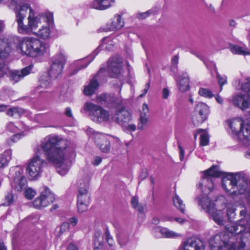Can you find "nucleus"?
<instances>
[{"label": "nucleus", "mask_w": 250, "mask_h": 250, "mask_svg": "<svg viewBox=\"0 0 250 250\" xmlns=\"http://www.w3.org/2000/svg\"><path fill=\"white\" fill-rule=\"evenodd\" d=\"M35 155L29 160L26 168L29 179L33 180L41 176L46 165L42 159L47 160L57 167L61 175L67 173L71 165V158L75 156L74 148L70 141L54 134L46 136L34 149Z\"/></svg>", "instance_id": "nucleus-1"}, {"label": "nucleus", "mask_w": 250, "mask_h": 250, "mask_svg": "<svg viewBox=\"0 0 250 250\" xmlns=\"http://www.w3.org/2000/svg\"><path fill=\"white\" fill-rule=\"evenodd\" d=\"M240 219L231 226L226 225V231L212 237V250H250V212L245 207L239 213Z\"/></svg>", "instance_id": "nucleus-2"}, {"label": "nucleus", "mask_w": 250, "mask_h": 250, "mask_svg": "<svg viewBox=\"0 0 250 250\" xmlns=\"http://www.w3.org/2000/svg\"><path fill=\"white\" fill-rule=\"evenodd\" d=\"M123 62L122 59L118 56L110 58L108 62L107 69L101 68L96 76L93 77L89 83L84 86L83 93L85 95H92L97 89L99 83L106 80L105 74L112 78H120L123 76Z\"/></svg>", "instance_id": "nucleus-3"}, {"label": "nucleus", "mask_w": 250, "mask_h": 250, "mask_svg": "<svg viewBox=\"0 0 250 250\" xmlns=\"http://www.w3.org/2000/svg\"><path fill=\"white\" fill-rule=\"evenodd\" d=\"M222 186L224 189L230 195L246 194L250 202V178L243 172L229 173L224 176Z\"/></svg>", "instance_id": "nucleus-4"}, {"label": "nucleus", "mask_w": 250, "mask_h": 250, "mask_svg": "<svg viewBox=\"0 0 250 250\" xmlns=\"http://www.w3.org/2000/svg\"><path fill=\"white\" fill-rule=\"evenodd\" d=\"M27 10V6H24L20 11L16 12V21L18 23V31L21 34L34 35V32L38 30L39 26L44 22L49 21V13L40 14L35 16L33 9L30 8L29 9V15L27 18L28 24L25 25L23 23V20L26 17Z\"/></svg>", "instance_id": "nucleus-5"}, {"label": "nucleus", "mask_w": 250, "mask_h": 250, "mask_svg": "<svg viewBox=\"0 0 250 250\" xmlns=\"http://www.w3.org/2000/svg\"><path fill=\"white\" fill-rule=\"evenodd\" d=\"M19 47L23 54L32 58L42 57L48 51L46 43L33 37L23 38Z\"/></svg>", "instance_id": "nucleus-6"}, {"label": "nucleus", "mask_w": 250, "mask_h": 250, "mask_svg": "<svg viewBox=\"0 0 250 250\" xmlns=\"http://www.w3.org/2000/svg\"><path fill=\"white\" fill-rule=\"evenodd\" d=\"M198 204L208 212L214 222L219 226H223L226 223V213L222 209H216L214 203L211 201L206 194L198 197Z\"/></svg>", "instance_id": "nucleus-7"}, {"label": "nucleus", "mask_w": 250, "mask_h": 250, "mask_svg": "<svg viewBox=\"0 0 250 250\" xmlns=\"http://www.w3.org/2000/svg\"><path fill=\"white\" fill-rule=\"evenodd\" d=\"M243 93L234 95L232 99L233 104L244 110L250 107V78L241 85Z\"/></svg>", "instance_id": "nucleus-8"}, {"label": "nucleus", "mask_w": 250, "mask_h": 250, "mask_svg": "<svg viewBox=\"0 0 250 250\" xmlns=\"http://www.w3.org/2000/svg\"><path fill=\"white\" fill-rule=\"evenodd\" d=\"M83 110L88 111L91 119L95 123L111 122V116L109 112L100 106L87 102L84 104Z\"/></svg>", "instance_id": "nucleus-9"}, {"label": "nucleus", "mask_w": 250, "mask_h": 250, "mask_svg": "<svg viewBox=\"0 0 250 250\" xmlns=\"http://www.w3.org/2000/svg\"><path fill=\"white\" fill-rule=\"evenodd\" d=\"M5 58L0 56V75L7 76L13 83L18 82L30 73L33 67L31 65L23 68L21 71L9 69L5 65L3 60Z\"/></svg>", "instance_id": "nucleus-10"}, {"label": "nucleus", "mask_w": 250, "mask_h": 250, "mask_svg": "<svg viewBox=\"0 0 250 250\" xmlns=\"http://www.w3.org/2000/svg\"><path fill=\"white\" fill-rule=\"evenodd\" d=\"M225 173L220 171L218 166H213L204 172L201 182L198 185V188L204 191H211L214 188V183L212 178L219 177L224 176Z\"/></svg>", "instance_id": "nucleus-11"}, {"label": "nucleus", "mask_w": 250, "mask_h": 250, "mask_svg": "<svg viewBox=\"0 0 250 250\" xmlns=\"http://www.w3.org/2000/svg\"><path fill=\"white\" fill-rule=\"evenodd\" d=\"M23 172V169L19 167H12L10 169L9 174L13 177L11 186L18 191L24 190L27 187V180L22 174Z\"/></svg>", "instance_id": "nucleus-12"}, {"label": "nucleus", "mask_w": 250, "mask_h": 250, "mask_svg": "<svg viewBox=\"0 0 250 250\" xmlns=\"http://www.w3.org/2000/svg\"><path fill=\"white\" fill-rule=\"evenodd\" d=\"M41 193L33 202L34 207L37 209H42L53 202L55 200L54 195L46 186H43L40 189Z\"/></svg>", "instance_id": "nucleus-13"}, {"label": "nucleus", "mask_w": 250, "mask_h": 250, "mask_svg": "<svg viewBox=\"0 0 250 250\" xmlns=\"http://www.w3.org/2000/svg\"><path fill=\"white\" fill-rule=\"evenodd\" d=\"M65 62L66 57L62 52H60L54 57L48 72V76L51 79H56L61 74Z\"/></svg>", "instance_id": "nucleus-14"}, {"label": "nucleus", "mask_w": 250, "mask_h": 250, "mask_svg": "<svg viewBox=\"0 0 250 250\" xmlns=\"http://www.w3.org/2000/svg\"><path fill=\"white\" fill-rule=\"evenodd\" d=\"M48 18L49 21L43 23L41 27L36 32H34L35 36L44 40L52 38L54 34L52 14L49 13Z\"/></svg>", "instance_id": "nucleus-15"}, {"label": "nucleus", "mask_w": 250, "mask_h": 250, "mask_svg": "<svg viewBox=\"0 0 250 250\" xmlns=\"http://www.w3.org/2000/svg\"><path fill=\"white\" fill-rule=\"evenodd\" d=\"M28 129L27 126L22 122H18L15 125L14 123L9 122L6 125V130L11 133H15L9 139L12 143L18 141L21 136H24V131Z\"/></svg>", "instance_id": "nucleus-16"}, {"label": "nucleus", "mask_w": 250, "mask_h": 250, "mask_svg": "<svg viewBox=\"0 0 250 250\" xmlns=\"http://www.w3.org/2000/svg\"><path fill=\"white\" fill-rule=\"evenodd\" d=\"M111 122H115L122 126H126L132 120L130 113L125 107L117 109L111 116Z\"/></svg>", "instance_id": "nucleus-17"}, {"label": "nucleus", "mask_w": 250, "mask_h": 250, "mask_svg": "<svg viewBox=\"0 0 250 250\" xmlns=\"http://www.w3.org/2000/svg\"><path fill=\"white\" fill-rule=\"evenodd\" d=\"M121 14H115L114 17L106 24L101 28L103 31H116L121 29L125 25L124 19L122 18Z\"/></svg>", "instance_id": "nucleus-18"}, {"label": "nucleus", "mask_w": 250, "mask_h": 250, "mask_svg": "<svg viewBox=\"0 0 250 250\" xmlns=\"http://www.w3.org/2000/svg\"><path fill=\"white\" fill-rule=\"evenodd\" d=\"M153 235L156 238H176L181 237L182 234L167 228L156 227L152 230Z\"/></svg>", "instance_id": "nucleus-19"}, {"label": "nucleus", "mask_w": 250, "mask_h": 250, "mask_svg": "<svg viewBox=\"0 0 250 250\" xmlns=\"http://www.w3.org/2000/svg\"><path fill=\"white\" fill-rule=\"evenodd\" d=\"M94 141L99 149L103 153H107L110 150L111 146L106 136L101 133L94 134Z\"/></svg>", "instance_id": "nucleus-20"}, {"label": "nucleus", "mask_w": 250, "mask_h": 250, "mask_svg": "<svg viewBox=\"0 0 250 250\" xmlns=\"http://www.w3.org/2000/svg\"><path fill=\"white\" fill-rule=\"evenodd\" d=\"M184 250H204L203 243L200 239L194 237L187 239L182 244Z\"/></svg>", "instance_id": "nucleus-21"}, {"label": "nucleus", "mask_w": 250, "mask_h": 250, "mask_svg": "<svg viewBox=\"0 0 250 250\" xmlns=\"http://www.w3.org/2000/svg\"><path fill=\"white\" fill-rule=\"evenodd\" d=\"M243 122L244 121L240 118L228 120L226 123L228 126L229 131L231 132L232 135L237 136L238 137H240V130Z\"/></svg>", "instance_id": "nucleus-22"}, {"label": "nucleus", "mask_w": 250, "mask_h": 250, "mask_svg": "<svg viewBox=\"0 0 250 250\" xmlns=\"http://www.w3.org/2000/svg\"><path fill=\"white\" fill-rule=\"evenodd\" d=\"M5 27L3 21L0 20V34L3 32ZM11 51L9 43L6 42L3 39H0V56L7 57Z\"/></svg>", "instance_id": "nucleus-23"}, {"label": "nucleus", "mask_w": 250, "mask_h": 250, "mask_svg": "<svg viewBox=\"0 0 250 250\" xmlns=\"http://www.w3.org/2000/svg\"><path fill=\"white\" fill-rule=\"evenodd\" d=\"M89 184L88 179L82 183L81 181L79 182V194L78 195L77 199H79V197L81 196L82 201L83 202H88L89 197L87 195V188Z\"/></svg>", "instance_id": "nucleus-24"}, {"label": "nucleus", "mask_w": 250, "mask_h": 250, "mask_svg": "<svg viewBox=\"0 0 250 250\" xmlns=\"http://www.w3.org/2000/svg\"><path fill=\"white\" fill-rule=\"evenodd\" d=\"M114 2V0H94L91 6L96 9L104 10L112 6Z\"/></svg>", "instance_id": "nucleus-25"}, {"label": "nucleus", "mask_w": 250, "mask_h": 250, "mask_svg": "<svg viewBox=\"0 0 250 250\" xmlns=\"http://www.w3.org/2000/svg\"><path fill=\"white\" fill-rule=\"evenodd\" d=\"M241 135L245 139L250 140V121H244L240 130ZM245 156L247 158H250V149L246 152Z\"/></svg>", "instance_id": "nucleus-26"}, {"label": "nucleus", "mask_w": 250, "mask_h": 250, "mask_svg": "<svg viewBox=\"0 0 250 250\" xmlns=\"http://www.w3.org/2000/svg\"><path fill=\"white\" fill-rule=\"evenodd\" d=\"M93 55L89 56L85 59L78 60L75 62V65L78 67L76 72L74 73H76L78 71L82 69L86 68L88 65L93 61L94 57L97 54V52L96 53L93 52Z\"/></svg>", "instance_id": "nucleus-27"}, {"label": "nucleus", "mask_w": 250, "mask_h": 250, "mask_svg": "<svg viewBox=\"0 0 250 250\" xmlns=\"http://www.w3.org/2000/svg\"><path fill=\"white\" fill-rule=\"evenodd\" d=\"M177 84L179 89L183 92L186 91L188 89L189 80L186 73H183L182 75L180 77L179 80L177 81Z\"/></svg>", "instance_id": "nucleus-28"}, {"label": "nucleus", "mask_w": 250, "mask_h": 250, "mask_svg": "<svg viewBox=\"0 0 250 250\" xmlns=\"http://www.w3.org/2000/svg\"><path fill=\"white\" fill-rule=\"evenodd\" d=\"M103 241L104 237L102 233L99 231H96L94 236V250H102L103 248Z\"/></svg>", "instance_id": "nucleus-29"}, {"label": "nucleus", "mask_w": 250, "mask_h": 250, "mask_svg": "<svg viewBox=\"0 0 250 250\" xmlns=\"http://www.w3.org/2000/svg\"><path fill=\"white\" fill-rule=\"evenodd\" d=\"M12 150L8 149L0 155V168L6 167L11 159Z\"/></svg>", "instance_id": "nucleus-30"}, {"label": "nucleus", "mask_w": 250, "mask_h": 250, "mask_svg": "<svg viewBox=\"0 0 250 250\" xmlns=\"http://www.w3.org/2000/svg\"><path fill=\"white\" fill-rule=\"evenodd\" d=\"M194 111L195 113L207 118L209 113V107L206 104L200 102L197 104Z\"/></svg>", "instance_id": "nucleus-31"}, {"label": "nucleus", "mask_w": 250, "mask_h": 250, "mask_svg": "<svg viewBox=\"0 0 250 250\" xmlns=\"http://www.w3.org/2000/svg\"><path fill=\"white\" fill-rule=\"evenodd\" d=\"M11 6L13 7V10L16 15V12L20 11L24 6H27L28 10L30 8V5L26 3L24 0H10Z\"/></svg>", "instance_id": "nucleus-32"}, {"label": "nucleus", "mask_w": 250, "mask_h": 250, "mask_svg": "<svg viewBox=\"0 0 250 250\" xmlns=\"http://www.w3.org/2000/svg\"><path fill=\"white\" fill-rule=\"evenodd\" d=\"M51 78L48 79L47 76H42L40 80V84L37 87V90L41 92L43 91L42 89H47L51 85Z\"/></svg>", "instance_id": "nucleus-33"}, {"label": "nucleus", "mask_w": 250, "mask_h": 250, "mask_svg": "<svg viewBox=\"0 0 250 250\" xmlns=\"http://www.w3.org/2000/svg\"><path fill=\"white\" fill-rule=\"evenodd\" d=\"M198 134H201L200 139V145L202 146H206L208 145L209 142V138L208 133L204 131L202 129H199L197 131V133L194 135V138L196 139Z\"/></svg>", "instance_id": "nucleus-34"}, {"label": "nucleus", "mask_w": 250, "mask_h": 250, "mask_svg": "<svg viewBox=\"0 0 250 250\" xmlns=\"http://www.w3.org/2000/svg\"><path fill=\"white\" fill-rule=\"evenodd\" d=\"M117 40L112 37H106L104 38L102 40V43L106 44V48L109 51L113 49L114 45L117 43Z\"/></svg>", "instance_id": "nucleus-35"}, {"label": "nucleus", "mask_w": 250, "mask_h": 250, "mask_svg": "<svg viewBox=\"0 0 250 250\" xmlns=\"http://www.w3.org/2000/svg\"><path fill=\"white\" fill-rule=\"evenodd\" d=\"M24 112L23 109L15 107L8 109L6 113L8 116L17 118L21 116Z\"/></svg>", "instance_id": "nucleus-36"}, {"label": "nucleus", "mask_w": 250, "mask_h": 250, "mask_svg": "<svg viewBox=\"0 0 250 250\" xmlns=\"http://www.w3.org/2000/svg\"><path fill=\"white\" fill-rule=\"evenodd\" d=\"M109 137L108 141H109L110 144L111 143L112 144V149L113 151H117L121 146V143L120 139L112 135H109Z\"/></svg>", "instance_id": "nucleus-37"}, {"label": "nucleus", "mask_w": 250, "mask_h": 250, "mask_svg": "<svg viewBox=\"0 0 250 250\" xmlns=\"http://www.w3.org/2000/svg\"><path fill=\"white\" fill-rule=\"evenodd\" d=\"M173 204L175 207L178 208L182 213H184L185 205L183 204V201L180 198L177 194L173 198Z\"/></svg>", "instance_id": "nucleus-38"}, {"label": "nucleus", "mask_w": 250, "mask_h": 250, "mask_svg": "<svg viewBox=\"0 0 250 250\" xmlns=\"http://www.w3.org/2000/svg\"><path fill=\"white\" fill-rule=\"evenodd\" d=\"M230 50L233 54L246 55L250 54V53L247 51L245 48L237 45H233L230 46Z\"/></svg>", "instance_id": "nucleus-39"}, {"label": "nucleus", "mask_w": 250, "mask_h": 250, "mask_svg": "<svg viewBox=\"0 0 250 250\" xmlns=\"http://www.w3.org/2000/svg\"><path fill=\"white\" fill-rule=\"evenodd\" d=\"M207 118L199 114L195 113L194 111L192 116V121L193 124L195 125H199L202 124L206 120Z\"/></svg>", "instance_id": "nucleus-40"}, {"label": "nucleus", "mask_w": 250, "mask_h": 250, "mask_svg": "<svg viewBox=\"0 0 250 250\" xmlns=\"http://www.w3.org/2000/svg\"><path fill=\"white\" fill-rule=\"evenodd\" d=\"M109 103L108 106L117 107L122 105L123 101L120 97H116L113 95H110L109 99Z\"/></svg>", "instance_id": "nucleus-41"}, {"label": "nucleus", "mask_w": 250, "mask_h": 250, "mask_svg": "<svg viewBox=\"0 0 250 250\" xmlns=\"http://www.w3.org/2000/svg\"><path fill=\"white\" fill-rule=\"evenodd\" d=\"M110 95L106 94H102L97 96L96 101L98 104L108 105L109 103V99L110 97Z\"/></svg>", "instance_id": "nucleus-42"}, {"label": "nucleus", "mask_w": 250, "mask_h": 250, "mask_svg": "<svg viewBox=\"0 0 250 250\" xmlns=\"http://www.w3.org/2000/svg\"><path fill=\"white\" fill-rule=\"evenodd\" d=\"M235 211L236 208L233 207L227 208L226 215L229 222H232L235 219L236 216Z\"/></svg>", "instance_id": "nucleus-43"}, {"label": "nucleus", "mask_w": 250, "mask_h": 250, "mask_svg": "<svg viewBox=\"0 0 250 250\" xmlns=\"http://www.w3.org/2000/svg\"><path fill=\"white\" fill-rule=\"evenodd\" d=\"M131 205L132 207L140 213L144 212V207L139 204L137 197L134 196L132 198Z\"/></svg>", "instance_id": "nucleus-44"}, {"label": "nucleus", "mask_w": 250, "mask_h": 250, "mask_svg": "<svg viewBox=\"0 0 250 250\" xmlns=\"http://www.w3.org/2000/svg\"><path fill=\"white\" fill-rule=\"evenodd\" d=\"M148 122V117L140 115L139 122L138 123V129L140 130H143L146 126Z\"/></svg>", "instance_id": "nucleus-45"}, {"label": "nucleus", "mask_w": 250, "mask_h": 250, "mask_svg": "<svg viewBox=\"0 0 250 250\" xmlns=\"http://www.w3.org/2000/svg\"><path fill=\"white\" fill-rule=\"evenodd\" d=\"M199 94L207 98L210 99L214 96L212 92L208 89L206 88H200L198 91Z\"/></svg>", "instance_id": "nucleus-46"}, {"label": "nucleus", "mask_w": 250, "mask_h": 250, "mask_svg": "<svg viewBox=\"0 0 250 250\" xmlns=\"http://www.w3.org/2000/svg\"><path fill=\"white\" fill-rule=\"evenodd\" d=\"M118 243L121 247L125 246L129 242L128 236L126 234H121L118 237Z\"/></svg>", "instance_id": "nucleus-47"}, {"label": "nucleus", "mask_w": 250, "mask_h": 250, "mask_svg": "<svg viewBox=\"0 0 250 250\" xmlns=\"http://www.w3.org/2000/svg\"><path fill=\"white\" fill-rule=\"evenodd\" d=\"M81 198V196H80L79 199H77V207L79 212H83L87 209L88 202H82Z\"/></svg>", "instance_id": "nucleus-48"}, {"label": "nucleus", "mask_w": 250, "mask_h": 250, "mask_svg": "<svg viewBox=\"0 0 250 250\" xmlns=\"http://www.w3.org/2000/svg\"><path fill=\"white\" fill-rule=\"evenodd\" d=\"M217 78L220 86V91H221L223 89V86L227 83V78L225 75L221 76L218 73H217Z\"/></svg>", "instance_id": "nucleus-49"}, {"label": "nucleus", "mask_w": 250, "mask_h": 250, "mask_svg": "<svg viewBox=\"0 0 250 250\" xmlns=\"http://www.w3.org/2000/svg\"><path fill=\"white\" fill-rule=\"evenodd\" d=\"M36 194V191L32 188L26 189L24 192L25 197L28 199H32Z\"/></svg>", "instance_id": "nucleus-50"}, {"label": "nucleus", "mask_w": 250, "mask_h": 250, "mask_svg": "<svg viewBox=\"0 0 250 250\" xmlns=\"http://www.w3.org/2000/svg\"><path fill=\"white\" fill-rule=\"evenodd\" d=\"M149 108L147 105L145 103L143 104L142 110L140 112V115L145 117H149L148 115Z\"/></svg>", "instance_id": "nucleus-51"}, {"label": "nucleus", "mask_w": 250, "mask_h": 250, "mask_svg": "<svg viewBox=\"0 0 250 250\" xmlns=\"http://www.w3.org/2000/svg\"><path fill=\"white\" fill-rule=\"evenodd\" d=\"M69 227V223L63 222L60 226V235L66 231Z\"/></svg>", "instance_id": "nucleus-52"}, {"label": "nucleus", "mask_w": 250, "mask_h": 250, "mask_svg": "<svg viewBox=\"0 0 250 250\" xmlns=\"http://www.w3.org/2000/svg\"><path fill=\"white\" fill-rule=\"evenodd\" d=\"M102 159L100 156H95L94 157L92 164L94 166L99 165L102 162Z\"/></svg>", "instance_id": "nucleus-53"}, {"label": "nucleus", "mask_w": 250, "mask_h": 250, "mask_svg": "<svg viewBox=\"0 0 250 250\" xmlns=\"http://www.w3.org/2000/svg\"><path fill=\"white\" fill-rule=\"evenodd\" d=\"M178 145L179 149L180 159V160L182 161L184 157V149L182 148L181 144L179 142L178 143Z\"/></svg>", "instance_id": "nucleus-54"}, {"label": "nucleus", "mask_w": 250, "mask_h": 250, "mask_svg": "<svg viewBox=\"0 0 250 250\" xmlns=\"http://www.w3.org/2000/svg\"><path fill=\"white\" fill-rule=\"evenodd\" d=\"M124 127L126 128V129L130 131H134L136 130V126L135 124L128 123L126 126H123Z\"/></svg>", "instance_id": "nucleus-55"}, {"label": "nucleus", "mask_w": 250, "mask_h": 250, "mask_svg": "<svg viewBox=\"0 0 250 250\" xmlns=\"http://www.w3.org/2000/svg\"><path fill=\"white\" fill-rule=\"evenodd\" d=\"M169 95V91L167 88H164L162 90V96L164 99H167Z\"/></svg>", "instance_id": "nucleus-56"}, {"label": "nucleus", "mask_w": 250, "mask_h": 250, "mask_svg": "<svg viewBox=\"0 0 250 250\" xmlns=\"http://www.w3.org/2000/svg\"><path fill=\"white\" fill-rule=\"evenodd\" d=\"M179 56L178 55H174L171 60V63L173 66H177L178 63Z\"/></svg>", "instance_id": "nucleus-57"}, {"label": "nucleus", "mask_w": 250, "mask_h": 250, "mask_svg": "<svg viewBox=\"0 0 250 250\" xmlns=\"http://www.w3.org/2000/svg\"><path fill=\"white\" fill-rule=\"evenodd\" d=\"M65 115L69 118H73L72 110L70 107L66 108L65 110Z\"/></svg>", "instance_id": "nucleus-58"}, {"label": "nucleus", "mask_w": 250, "mask_h": 250, "mask_svg": "<svg viewBox=\"0 0 250 250\" xmlns=\"http://www.w3.org/2000/svg\"><path fill=\"white\" fill-rule=\"evenodd\" d=\"M149 87H150V83H149V82H148V83H147L146 84V85H145V88H144V90H143V93L142 94H141V95H140V96L141 97H143L144 95H145L146 94V93L147 92V91H148V89H149Z\"/></svg>", "instance_id": "nucleus-59"}, {"label": "nucleus", "mask_w": 250, "mask_h": 250, "mask_svg": "<svg viewBox=\"0 0 250 250\" xmlns=\"http://www.w3.org/2000/svg\"><path fill=\"white\" fill-rule=\"evenodd\" d=\"M78 221L77 218L75 217H73L69 219L70 224L73 226H75L77 225Z\"/></svg>", "instance_id": "nucleus-60"}, {"label": "nucleus", "mask_w": 250, "mask_h": 250, "mask_svg": "<svg viewBox=\"0 0 250 250\" xmlns=\"http://www.w3.org/2000/svg\"><path fill=\"white\" fill-rule=\"evenodd\" d=\"M150 13V11H147L146 12L140 14L138 18L139 19H145L148 16V15H149Z\"/></svg>", "instance_id": "nucleus-61"}, {"label": "nucleus", "mask_w": 250, "mask_h": 250, "mask_svg": "<svg viewBox=\"0 0 250 250\" xmlns=\"http://www.w3.org/2000/svg\"><path fill=\"white\" fill-rule=\"evenodd\" d=\"M216 101L220 104H223V99L219 94H216L215 96Z\"/></svg>", "instance_id": "nucleus-62"}, {"label": "nucleus", "mask_w": 250, "mask_h": 250, "mask_svg": "<svg viewBox=\"0 0 250 250\" xmlns=\"http://www.w3.org/2000/svg\"><path fill=\"white\" fill-rule=\"evenodd\" d=\"M67 250H79V249L74 244H70L68 247Z\"/></svg>", "instance_id": "nucleus-63"}, {"label": "nucleus", "mask_w": 250, "mask_h": 250, "mask_svg": "<svg viewBox=\"0 0 250 250\" xmlns=\"http://www.w3.org/2000/svg\"><path fill=\"white\" fill-rule=\"evenodd\" d=\"M174 218H173L171 216H166V217H164V218H163L162 220L163 221H174Z\"/></svg>", "instance_id": "nucleus-64"}]
</instances>
